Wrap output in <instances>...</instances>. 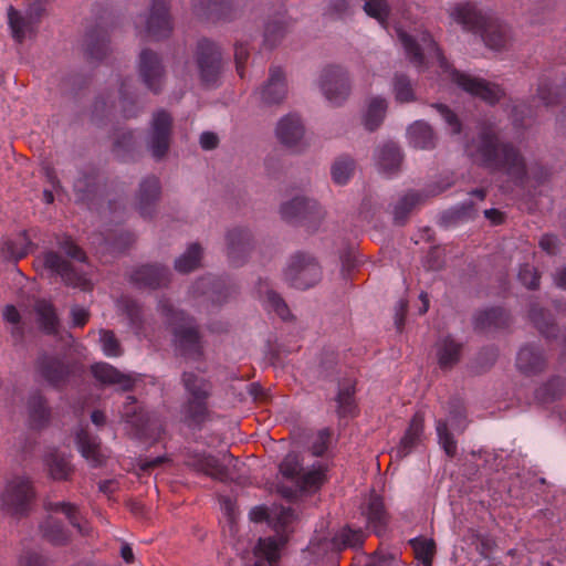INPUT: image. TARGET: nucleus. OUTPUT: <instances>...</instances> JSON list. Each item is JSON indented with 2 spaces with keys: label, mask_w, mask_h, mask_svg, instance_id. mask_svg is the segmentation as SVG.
<instances>
[{
  "label": "nucleus",
  "mask_w": 566,
  "mask_h": 566,
  "mask_svg": "<svg viewBox=\"0 0 566 566\" xmlns=\"http://www.w3.org/2000/svg\"><path fill=\"white\" fill-rule=\"evenodd\" d=\"M159 311L167 318L174 329V344L176 349L184 356H196L200 354V336L191 318L184 312L176 311L167 302H160Z\"/></svg>",
  "instance_id": "3"
},
{
  "label": "nucleus",
  "mask_w": 566,
  "mask_h": 566,
  "mask_svg": "<svg viewBox=\"0 0 566 566\" xmlns=\"http://www.w3.org/2000/svg\"><path fill=\"white\" fill-rule=\"evenodd\" d=\"M485 198V191L482 189H476L470 193V198L462 203L453 207L450 210L452 218L454 219H470L475 212V203L478 201H483Z\"/></svg>",
  "instance_id": "45"
},
{
  "label": "nucleus",
  "mask_w": 566,
  "mask_h": 566,
  "mask_svg": "<svg viewBox=\"0 0 566 566\" xmlns=\"http://www.w3.org/2000/svg\"><path fill=\"white\" fill-rule=\"evenodd\" d=\"M40 9L30 10L27 12V14H21L20 12L10 8L8 18L13 38L21 42L27 36V34L32 32L35 17H40Z\"/></svg>",
  "instance_id": "32"
},
{
  "label": "nucleus",
  "mask_w": 566,
  "mask_h": 566,
  "mask_svg": "<svg viewBox=\"0 0 566 566\" xmlns=\"http://www.w3.org/2000/svg\"><path fill=\"white\" fill-rule=\"evenodd\" d=\"M45 509L50 513H61L65 515L69 522L78 531L80 534L88 536L91 534L90 525L81 523L78 510L75 505L67 502H46Z\"/></svg>",
  "instance_id": "36"
},
{
  "label": "nucleus",
  "mask_w": 566,
  "mask_h": 566,
  "mask_svg": "<svg viewBox=\"0 0 566 566\" xmlns=\"http://www.w3.org/2000/svg\"><path fill=\"white\" fill-rule=\"evenodd\" d=\"M172 118L166 111H157L150 120L145 144L151 157L163 159L170 147Z\"/></svg>",
  "instance_id": "8"
},
{
  "label": "nucleus",
  "mask_w": 566,
  "mask_h": 566,
  "mask_svg": "<svg viewBox=\"0 0 566 566\" xmlns=\"http://www.w3.org/2000/svg\"><path fill=\"white\" fill-rule=\"evenodd\" d=\"M75 440L80 453L91 465L99 467L105 462L106 453L96 437L81 428L75 433Z\"/></svg>",
  "instance_id": "23"
},
{
  "label": "nucleus",
  "mask_w": 566,
  "mask_h": 566,
  "mask_svg": "<svg viewBox=\"0 0 566 566\" xmlns=\"http://www.w3.org/2000/svg\"><path fill=\"white\" fill-rule=\"evenodd\" d=\"M539 245L548 254H555L558 247V240L554 235L545 234L542 237Z\"/></svg>",
  "instance_id": "64"
},
{
  "label": "nucleus",
  "mask_w": 566,
  "mask_h": 566,
  "mask_svg": "<svg viewBox=\"0 0 566 566\" xmlns=\"http://www.w3.org/2000/svg\"><path fill=\"white\" fill-rule=\"evenodd\" d=\"M479 34L484 44L493 51L505 50L511 42V29L505 23L493 19V15Z\"/></svg>",
  "instance_id": "20"
},
{
  "label": "nucleus",
  "mask_w": 566,
  "mask_h": 566,
  "mask_svg": "<svg viewBox=\"0 0 566 566\" xmlns=\"http://www.w3.org/2000/svg\"><path fill=\"white\" fill-rule=\"evenodd\" d=\"M367 566H401V562L395 555H381L373 559Z\"/></svg>",
  "instance_id": "62"
},
{
  "label": "nucleus",
  "mask_w": 566,
  "mask_h": 566,
  "mask_svg": "<svg viewBox=\"0 0 566 566\" xmlns=\"http://www.w3.org/2000/svg\"><path fill=\"white\" fill-rule=\"evenodd\" d=\"M132 281L140 287L157 289L168 281V270L159 265H143L136 269Z\"/></svg>",
  "instance_id": "28"
},
{
  "label": "nucleus",
  "mask_w": 566,
  "mask_h": 566,
  "mask_svg": "<svg viewBox=\"0 0 566 566\" xmlns=\"http://www.w3.org/2000/svg\"><path fill=\"white\" fill-rule=\"evenodd\" d=\"M464 151L473 163L505 174L515 181H522L526 176L524 158L514 146L500 140L493 126H481L476 136L465 143Z\"/></svg>",
  "instance_id": "2"
},
{
  "label": "nucleus",
  "mask_w": 566,
  "mask_h": 566,
  "mask_svg": "<svg viewBox=\"0 0 566 566\" xmlns=\"http://www.w3.org/2000/svg\"><path fill=\"white\" fill-rule=\"evenodd\" d=\"M145 30L154 38L167 36L171 29L168 0H151L149 11L144 15Z\"/></svg>",
  "instance_id": "16"
},
{
  "label": "nucleus",
  "mask_w": 566,
  "mask_h": 566,
  "mask_svg": "<svg viewBox=\"0 0 566 566\" xmlns=\"http://www.w3.org/2000/svg\"><path fill=\"white\" fill-rule=\"evenodd\" d=\"M363 9L368 17L374 18L386 28L391 12L388 0H364Z\"/></svg>",
  "instance_id": "48"
},
{
  "label": "nucleus",
  "mask_w": 566,
  "mask_h": 566,
  "mask_svg": "<svg viewBox=\"0 0 566 566\" xmlns=\"http://www.w3.org/2000/svg\"><path fill=\"white\" fill-rule=\"evenodd\" d=\"M531 318L535 326L538 328L541 334L545 337H555V325L549 316H547L542 310L534 308L531 312Z\"/></svg>",
  "instance_id": "52"
},
{
  "label": "nucleus",
  "mask_w": 566,
  "mask_h": 566,
  "mask_svg": "<svg viewBox=\"0 0 566 566\" xmlns=\"http://www.w3.org/2000/svg\"><path fill=\"white\" fill-rule=\"evenodd\" d=\"M210 291L212 294L217 293L216 285L213 284L211 277H202L191 287V293L193 295L208 294Z\"/></svg>",
  "instance_id": "59"
},
{
  "label": "nucleus",
  "mask_w": 566,
  "mask_h": 566,
  "mask_svg": "<svg viewBox=\"0 0 566 566\" xmlns=\"http://www.w3.org/2000/svg\"><path fill=\"white\" fill-rule=\"evenodd\" d=\"M317 86L329 104L339 106L350 95L352 78L344 66L327 65L318 75Z\"/></svg>",
  "instance_id": "4"
},
{
  "label": "nucleus",
  "mask_w": 566,
  "mask_h": 566,
  "mask_svg": "<svg viewBox=\"0 0 566 566\" xmlns=\"http://www.w3.org/2000/svg\"><path fill=\"white\" fill-rule=\"evenodd\" d=\"M160 195L161 187L157 177L148 176L140 181L136 196V207L143 217H151L155 213Z\"/></svg>",
  "instance_id": "19"
},
{
  "label": "nucleus",
  "mask_w": 566,
  "mask_h": 566,
  "mask_svg": "<svg viewBox=\"0 0 566 566\" xmlns=\"http://www.w3.org/2000/svg\"><path fill=\"white\" fill-rule=\"evenodd\" d=\"M34 310L41 328L46 333H54L57 329L59 319L53 306L49 302L40 300L35 303Z\"/></svg>",
  "instance_id": "40"
},
{
  "label": "nucleus",
  "mask_w": 566,
  "mask_h": 566,
  "mask_svg": "<svg viewBox=\"0 0 566 566\" xmlns=\"http://www.w3.org/2000/svg\"><path fill=\"white\" fill-rule=\"evenodd\" d=\"M127 316L130 321V325L136 329V334H139V324L142 321L140 308L136 302L127 301L125 305Z\"/></svg>",
  "instance_id": "58"
},
{
  "label": "nucleus",
  "mask_w": 566,
  "mask_h": 566,
  "mask_svg": "<svg viewBox=\"0 0 566 566\" xmlns=\"http://www.w3.org/2000/svg\"><path fill=\"white\" fill-rule=\"evenodd\" d=\"M355 170V161L347 156L337 158L331 168L332 179L337 185H346Z\"/></svg>",
  "instance_id": "44"
},
{
  "label": "nucleus",
  "mask_w": 566,
  "mask_h": 566,
  "mask_svg": "<svg viewBox=\"0 0 566 566\" xmlns=\"http://www.w3.org/2000/svg\"><path fill=\"white\" fill-rule=\"evenodd\" d=\"M416 557L423 566H431V558L434 553V543L431 539H412L411 541Z\"/></svg>",
  "instance_id": "51"
},
{
  "label": "nucleus",
  "mask_w": 566,
  "mask_h": 566,
  "mask_svg": "<svg viewBox=\"0 0 566 566\" xmlns=\"http://www.w3.org/2000/svg\"><path fill=\"white\" fill-rule=\"evenodd\" d=\"M536 97L545 106H552L559 102L560 92L547 76H541L537 81Z\"/></svg>",
  "instance_id": "46"
},
{
  "label": "nucleus",
  "mask_w": 566,
  "mask_h": 566,
  "mask_svg": "<svg viewBox=\"0 0 566 566\" xmlns=\"http://www.w3.org/2000/svg\"><path fill=\"white\" fill-rule=\"evenodd\" d=\"M506 315L501 308H491L480 313L475 318L478 327L484 328H500L506 324Z\"/></svg>",
  "instance_id": "49"
},
{
  "label": "nucleus",
  "mask_w": 566,
  "mask_h": 566,
  "mask_svg": "<svg viewBox=\"0 0 566 566\" xmlns=\"http://www.w3.org/2000/svg\"><path fill=\"white\" fill-rule=\"evenodd\" d=\"M422 201V196L415 191H408L397 198L392 203V216L396 222L406 220L410 211Z\"/></svg>",
  "instance_id": "37"
},
{
  "label": "nucleus",
  "mask_w": 566,
  "mask_h": 566,
  "mask_svg": "<svg viewBox=\"0 0 566 566\" xmlns=\"http://www.w3.org/2000/svg\"><path fill=\"white\" fill-rule=\"evenodd\" d=\"M232 462L233 458L229 454H223L221 458H217L211 454L195 453L188 460L189 465L195 470L219 481L232 479V474L230 472V465Z\"/></svg>",
  "instance_id": "14"
},
{
  "label": "nucleus",
  "mask_w": 566,
  "mask_h": 566,
  "mask_svg": "<svg viewBox=\"0 0 566 566\" xmlns=\"http://www.w3.org/2000/svg\"><path fill=\"white\" fill-rule=\"evenodd\" d=\"M138 73L148 90L157 93L160 91L165 72L159 56L148 50H144L139 56Z\"/></svg>",
  "instance_id": "17"
},
{
  "label": "nucleus",
  "mask_w": 566,
  "mask_h": 566,
  "mask_svg": "<svg viewBox=\"0 0 566 566\" xmlns=\"http://www.w3.org/2000/svg\"><path fill=\"white\" fill-rule=\"evenodd\" d=\"M43 538L54 545L66 543L69 534L63 525L52 515H49L39 526Z\"/></svg>",
  "instance_id": "38"
},
{
  "label": "nucleus",
  "mask_w": 566,
  "mask_h": 566,
  "mask_svg": "<svg viewBox=\"0 0 566 566\" xmlns=\"http://www.w3.org/2000/svg\"><path fill=\"white\" fill-rule=\"evenodd\" d=\"M462 345L450 336L440 338L436 345V355L441 368L447 369L455 365L461 357Z\"/></svg>",
  "instance_id": "33"
},
{
  "label": "nucleus",
  "mask_w": 566,
  "mask_h": 566,
  "mask_svg": "<svg viewBox=\"0 0 566 566\" xmlns=\"http://www.w3.org/2000/svg\"><path fill=\"white\" fill-rule=\"evenodd\" d=\"M101 348L107 357H118L122 355V348L115 335L109 331L99 333Z\"/></svg>",
  "instance_id": "53"
},
{
  "label": "nucleus",
  "mask_w": 566,
  "mask_h": 566,
  "mask_svg": "<svg viewBox=\"0 0 566 566\" xmlns=\"http://www.w3.org/2000/svg\"><path fill=\"white\" fill-rule=\"evenodd\" d=\"M280 213L281 217L289 222L303 219L316 220L325 216L324 209L316 200L303 196H297L283 202L280 208Z\"/></svg>",
  "instance_id": "15"
},
{
  "label": "nucleus",
  "mask_w": 566,
  "mask_h": 566,
  "mask_svg": "<svg viewBox=\"0 0 566 566\" xmlns=\"http://www.w3.org/2000/svg\"><path fill=\"white\" fill-rule=\"evenodd\" d=\"M423 439V416L416 413L396 449V458L407 457Z\"/></svg>",
  "instance_id": "27"
},
{
  "label": "nucleus",
  "mask_w": 566,
  "mask_h": 566,
  "mask_svg": "<svg viewBox=\"0 0 566 566\" xmlns=\"http://www.w3.org/2000/svg\"><path fill=\"white\" fill-rule=\"evenodd\" d=\"M361 515L365 517L366 525L379 536L385 530L387 523V514L380 496L373 493L361 505Z\"/></svg>",
  "instance_id": "24"
},
{
  "label": "nucleus",
  "mask_w": 566,
  "mask_h": 566,
  "mask_svg": "<svg viewBox=\"0 0 566 566\" xmlns=\"http://www.w3.org/2000/svg\"><path fill=\"white\" fill-rule=\"evenodd\" d=\"M3 318L14 325V328L12 329V334H15L18 333L20 335V328L18 326L19 322H20V314L19 312L17 311V308L12 305H7L3 310Z\"/></svg>",
  "instance_id": "61"
},
{
  "label": "nucleus",
  "mask_w": 566,
  "mask_h": 566,
  "mask_svg": "<svg viewBox=\"0 0 566 566\" xmlns=\"http://www.w3.org/2000/svg\"><path fill=\"white\" fill-rule=\"evenodd\" d=\"M120 412L122 418L126 422L132 423L140 431L146 429L149 417L142 411L134 397L128 396L126 398V402L124 403L123 410Z\"/></svg>",
  "instance_id": "39"
},
{
  "label": "nucleus",
  "mask_w": 566,
  "mask_h": 566,
  "mask_svg": "<svg viewBox=\"0 0 566 566\" xmlns=\"http://www.w3.org/2000/svg\"><path fill=\"white\" fill-rule=\"evenodd\" d=\"M28 412L31 423L34 427H41L49 420L50 412L40 394H33L30 396L28 401Z\"/></svg>",
  "instance_id": "42"
},
{
  "label": "nucleus",
  "mask_w": 566,
  "mask_h": 566,
  "mask_svg": "<svg viewBox=\"0 0 566 566\" xmlns=\"http://www.w3.org/2000/svg\"><path fill=\"white\" fill-rule=\"evenodd\" d=\"M432 107L437 109L440 116L444 119L452 134H458L461 130V124L454 113H452L443 104H434Z\"/></svg>",
  "instance_id": "56"
},
{
  "label": "nucleus",
  "mask_w": 566,
  "mask_h": 566,
  "mask_svg": "<svg viewBox=\"0 0 566 566\" xmlns=\"http://www.w3.org/2000/svg\"><path fill=\"white\" fill-rule=\"evenodd\" d=\"M274 134L279 143L289 149L300 150L306 145L305 126L296 113L282 116L276 123Z\"/></svg>",
  "instance_id": "12"
},
{
  "label": "nucleus",
  "mask_w": 566,
  "mask_h": 566,
  "mask_svg": "<svg viewBox=\"0 0 566 566\" xmlns=\"http://www.w3.org/2000/svg\"><path fill=\"white\" fill-rule=\"evenodd\" d=\"M328 432L323 430L317 434L316 441L314 442L312 447V451L314 455H321L327 448V441H328Z\"/></svg>",
  "instance_id": "63"
},
{
  "label": "nucleus",
  "mask_w": 566,
  "mask_h": 566,
  "mask_svg": "<svg viewBox=\"0 0 566 566\" xmlns=\"http://www.w3.org/2000/svg\"><path fill=\"white\" fill-rule=\"evenodd\" d=\"M408 143L420 149H430L436 145V137L432 128L423 120H416L407 129Z\"/></svg>",
  "instance_id": "35"
},
{
  "label": "nucleus",
  "mask_w": 566,
  "mask_h": 566,
  "mask_svg": "<svg viewBox=\"0 0 566 566\" xmlns=\"http://www.w3.org/2000/svg\"><path fill=\"white\" fill-rule=\"evenodd\" d=\"M46 464L50 475L54 480H65L72 472L70 459L65 454H51L46 460Z\"/></svg>",
  "instance_id": "47"
},
{
  "label": "nucleus",
  "mask_w": 566,
  "mask_h": 566,
  "mask_svg": "<svg viewBox=\"0 0 566 566\" xmlns=\"http://www.w3.org/2000/svg\"><path fill=\"white\" fill-rule=\"evenodd\" d=\"M451 21L463 30L479 34L491 19L490 10L474 1L462 0L451 4L448 9Z\"/></svg>",
  "instance_id": "9"
},
{
  "label": "nucleus",
  "mask_w": 566,
  "mask_h": 566,
  "mask_svg": "<svg viewBox=\"0 0 566 566\" xmlns=\"http://www.w3.org/2000/svg\"><path fill=\"white\" fill-rule=\"evenodd\" d=\"M252 234L248 229L234 228L227 234L228 255L233 263H239L250 251Z\"/></svg>",
  "instance_id": "29"
},
{
  "label": "nucleus",
  "mask_w": 566,
  "mask_h": 566,
  "mask_svg": "<svg viewBox=\"0 0 566 566\" xmlns=\"http://www.w3.org/2000/svg\"><path fill=\"white\" fill-rule=\"evenodd\" d=\"M285 33L286 25L283 22H269L264 31V41L269 46L273 48L283 39Z\"/></svg>",
  "instance_id": "54"
},
{
  "label": "nucleus",
  "mask_w": 566,
  "mask_h": 566,
  "mask_svg": "<svg viewBox=\"0 0 566 566\" xmlns=\"http://www.w3.org/2000/svg\"><path fill=\"white\" fill-rule=\"evenodd\" d=\"M34 499V492L29 480L17 476L8 481L0 493V507L9 515L27 514Z\"/></svg>",
  "instance_id": "6"
},
{
  "label": "nucleus",
  "mask_w": 566,
  "mask_h": 566,
  "mask_svg": "<svg viewBox=\"0 0 566 566\" xmlns=\"http://www.w3.org/2000/svg\"><path fill=\"white\" fill-rule=\"evenodd\" d=\"M94 377L106 385L118 386L122 390L130 389L136 378L130 374H123L107 363H98L92 367Z\"/></svg>",
  "instance_id": "26"
},
{
  "label": "nucleus",
  "mask_w": 566,
  "mask_h": 566,
  "mask_svg": "<svg viewBox=\"0 0 566 566\" xmlns=\"http://www.w3.org/2000/svg\"><path fill=\"white\" fill-rule=\"evenodd\" d=\"M354 387L352 385H347L343 389L339 390L337 395V403L338 411L340 415L346 416L349 415L354 409Z\"/></svg>",
  "instance_id": "55"
},
{
  "label": "nucleus",
  "mask_w": 566,
  "mask_h": 566,
  "mask_svg": "<svg viewBox=\"0 0 566 566\" xmlns=\"http://www.w3.org/2000/svg\"><path fill=\"white\" fill-rule=\"evenodd\" d=\"M518 280L528 289H536L539 284L537 272L531 265H524L520 269Z\"/></svg>",
  "instance_id": "57"
},
{
  "label": "nucleus",
  "mask_w": 566,
  "mask_h": 566,
  "mask_svg": "<svg viewBox=\"0 0 566 566\" xmlns=\"http://www.w3.org/2000/svg\"><path fill=\"white\" fill-rule=\"evenodd\" d=\"M450 428L455 432H461L465 428V415L461 407H455L449 411L447 419H439L436 422L438 442L448 457L457 454V441L453 438Z\"/></svg>",
  "instance_id": "13"
},
{
  "label": "nucleus",
  "mask_w": 566,
  "mask_h": 566,
  "mask_svg": "<svg viewBox=\"0 0 566 566\" xmlns=\"http://www.w3.org/2000/svg\"><path fill=\"white\" fill-rule=\"evenodd\" d=\"M182 382L188 395L182 411L187 418L198 421L205 413L210 386L201 376L192 371L184 373Z\"/></svg>",
  "instance_id": "11"
},
{
  "label": "nucleus",
  "mask_w": 566,
  "mask_h": 566,
  "mask_svg": "<svg viewBox=\"0 0 566 566\" xmlns=\"http://www.w3.org/2000/svg\"><path fill=\"white\" fill-rule=\"evenodd\" d=\"M280 471L284 476L296 479L301 490L313 492L325 481L326 467L323 462H316L308 469L300 467L296 455L289 454L282 461Z\"/></svg>",
  "instance_id": "7"
},
{
  "label": "nucleus",
  "mask_w": 566,
  "mask_h": 566,
  "mask_svg": "<svg viewBox=\"0 0 566 566\" xmlns=\"http://www.w3.org/2000/svg\"><path fill=\"white\" fill-rule=\"evenodd\" d=\"M387 108L388 101L386 97L380 95L369 97L363 115L364 127L370 132L377 129L385 119Z\"/></svg>",
  "instance_id": "31"
},
{
  "label": "nucleus",
  "mask_w": 566,
  "mask_h": 566,
  "mask_svg": "<svg viewBox=\"0 0 566 566\" xmlns=\"http://www.w3.org/2000/svg\"><path fill=\"white\" fill-rule=\"evenodd\" d=\"M392 93L397 103H411L416 101V93L411 81L403 74H396L392 80Z\"/></svg>",
  "instance_id": "43"
},
{
  "label": "nucleus",
  "mask_w": 566,
  "mask_h": 566,
  "mask_svg": "<svg viewBox=\"0 0 566 566\" xmlns=\"http://www.w3.org/2000/svg\"><path fill=\"white\" fill-rule=\"evenodd\" d=\"M43 264L50 271L59 274L66 284H80L81 276L77 271L74 270L70 262L63 259L60 254L52 251L44 253Z\"/></svg>",
  "instance_id": "30"
},
{
  "label": "nucleus",
  "mask_w": 566,
  "mask_h": 566,
  "mask_svg": "<svg viewBox=\"0 0 566 566\" xmlns=\"http://www.w3.org/2000/svg\"><path fill=\"white\" fill-rule=\"evenodd\" d=\"M284 275L292 286L305 290L321 281L322 270L313 256L296 254L290 260Z\"/></svg>",
  "instance_id": "10"
},
{
  "label": "nucleus",
  "mask_w": 566,
  "mask_h": 566,
  "mask_svg": "<svg viewBox=\"0 0 566 566\" xmlns=\"http://www.w3.org/2000/svg\"><path fill=\"white\" fill-rule=\"evenodd\" d=\"M286 94L287 87L282 70L271 69L269 80L259 91L261 101L268 105L279 104L284 101Z\"/></svg>",
  "instance_id": "22"
},
{
  "label": "nucleus",
  "mask_w": 566,
  "mask_h": 566,
  "mask_svg": "<svg viewBox=\"0 0 566 566\" xmlns=\"http://www.w3.org/2000/svg\"><path fill=\"white\" fill-rule=\"evenodd\" d=\"M119 103L120 107L123 109V113L126 117L133 116L135 113L132 112V109L128 107L129 104H132L130 99V93H129V86L126 82H124L119 90Z\"/></svg>",
  "instance_id": "60"
},
{
  "label": "nucleus",
  "mask_w": 566,
  "mask_h": 566,
  "mask_svg": "<svg viewBox=\"0 0 566 566\" xmlns=\"http://www.w3.org/2000/svg\"><path fill=\"white\" fill-rule=\"evenodd\" d=\"M202 250L199 244L192 243L175 260V269L179 273H188L200 264Z\"/></svg>",
  "instance_id": "41"
},
{
  "label": "nucleus",
  "mask_w": 566,
  "mask_h": 566,
  "mask_svg": "<svg viewBox=\"0 0 566 566\" xmlns=\"http://www.w3.org/2000/svg\"><path fill=\"white\" fill-rule=\"evenodd\" d=\"M374 160L381 174L392 175L401 166L402 156L400 148L395 143H386L375 150Z\"/></svg>",
  "instance_id": "25"
},
{
  "label": "nucleus",
  "mask_w": 566,
  "mask_h": 566,
  "mask_svg": "<svg viewBox=\"0 0 566 566\" xmlns=\"http://www.w3.org/2000/svg\"><path fill=\"white\" fill-rule=\"evenodd\" d=\"M36 371L41 378L52 386H59L69 375L67 366L60 358L46 354L39 357Z\"/></svg>",
  "instance_id": "21"
},
{
  "label": "nucleus",
  "mask_w": 566,
  "mask_h": 566,
  "mask_svg": "<svg viewBox=\"0 0 566 566\" xmlns=\"http://www.w3.org/2000/svg\"><path fill=\"white\" fill-rule=\"evenodd\" d=\"M364 542L361 531L352 530L348 526L343 527L339 533L332 535L325 532L323 526L315 531L307 549L316 557H322L328 552H339L345 547H359Z\"/></svg>",
  "instance_id": "5"
},
{
  "label": "nucleus",
  "mask_w": 566,
  "mask_h": 566,
  "mask_svg": "<svg viewBox=\"0 0 566 566\" xmlns=\"http://www.w3.org/2000/svg\"><path fill=\"white\" fill-rule=\"evenodd\" d=\"M262 303L269 312H274L282 319L290 317V311L282 297L272 290H266L262 295Z\"/></svg>",
  "instance_id": "50"
},
{
  "label": "nucleus",
  "mask_w": 566,
  "mask_h": 566,
  "mask_svg": "<svg viewBox=\"0 0 566 566\" xmlns=\"http://www.w3.org/2000/svg\"><path fill=\"white\" fill-rule=\"evenodd\" d=\"M516 366L526 375L536 374L544 368L545 357L539 348L524 346L517 354Z\"/></svg>",
  "instance_id": "34"
},
{
  "label": "nucleus",
  "mask_w": 566,
  "mask_h": 566,
  "mask_svg": "<svg viewBox=\"0 0 566 566\" xmlns=\"http://www.w3.org/2000/svg\"><path fill=\"white\" fill-rule=\"evenodd\" d=\"M397 36L410 63L419 71L426 70L429 63L437 62L448 78L469 94L490 104L500 101L503 96L504 92L499 85L451 69L428 32L420 31L413 35L397 29Z\"/></svg>",
  "instance_id": "1"
},
{
  "label": "nucleus",
  "mask_w": 566,
  "mask_h": 566,
  "mask_svg": "<svg viewBox=\"0 0 566 566\" xmlns=\"http://www.w3.org/2000/svg\"><path fill=\"white\" fill-rule=\"evenodd\" d=\"M198 67L206 84H213L217 81L220 72V51L214 43L208 40L198 43Z\"/></svg>",
  "instance_id": "18"
}]
</instances>
